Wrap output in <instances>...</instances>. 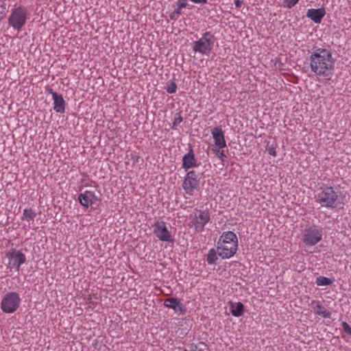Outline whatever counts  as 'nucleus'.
<instances>
[{
  "mask_svg": "<svg viewBox=\"0 0 351 351\" xmlns=\"http://www.w3.org/2000/svg\"><path fill=\"white\" fill-rule=\"evenodd\" d=\"M21 302L19 294L16 292H9L3 298L1 308L5 313H13L19 307Z\"/></svg>",
  "mask_w": 351,
  "mask_h": 351,
  "instance_id": "nucleus-8",
  "label": "nucleus"
},
{
  "mask_svg": "<svg viewBox=\"0 0 351 351\" xmlns=\"http://www.w3.org/2000/svg\"><path fill=\"white\" fill-rule=\"evenodd\" d=\"M211 134L216 147L224 149L227 147L224 132L221 127H215L212 129Z\"/></svg>",
  "mask_w": 351,
  "mask_h": 351,
  "instance_id": "nucleus-13",
  "label": "nucleus"
},
{
  "mask_svg": "<svg viewBox=\"0 0 351 351\" xmlns=\"http://www.w3.org/2000/svg\"><path fill=\"white\" fill-rule=\"evenodd\" d=\"M333 282V280L325 276H319L316 278L315 284L317 286H328Z\"/></svg>",
  "mask_w": 351,
  "mask_h": 351,
  "instance_id": "nucleus-22",
  "label": "nucleus"
},
{
  "mask_svg": "<svg viewBox=\"0 0 351 351\" xmlns=\"http://www.w3.org/2000/svg\"><path fill=\"white\" fill-rule=\"evenodd\" d=\"M267 151H268V153L273 156H276V148L274 147H269L268 149H267Z\"/></svg>",
  "mask_w": 351,
  "mask_h": 351,
  "instance_id": "nucleus-32",
  "label": "nucleus"
},
{
  "mask_svg": "<svg viewBox=\"0 0 351 351\" xmlns=\"http://www.w3.org/2000/svg\"><path fill=\"white\" fill-rule=\"evenodd\" d=\"M152 228L153 232L158 240L167 243L173 241V237L171 232L169 230L165 221H156L153 224Z\"/></svg>",
  "mask_w": 351,
  "mask_h": 351,
  "instance_id": "nucleus-10",
  "label": "nucleus"
},
{
  "mask_svg": "<svg viewBox=\"0 0 351 351\" xmlns=\"http://www.w3.org/2000/svg\"><path fill=\"white\" fill-rule=\"evenodd\" d=\"M7 8L5 4H0V21H1L7 14Z\"/></svg>",
  "mask_w": 351,
  "mask_h": 351,
  "instance_id": "nucleus-28",
  "label": "nucleus"
},
{
  "mask_svg": "<svg viewBox=\"0 0 351 351\" xmlns=\"http://www.w3.org/2000/svg\"><path fill=\"white\" fill-rule=\"evenodd\" d=\"M214 37L209 32H205L202 36L193 43V50L202 55L208 56L214 46Z\"/></svg>",
  "mask_w": 351,
  "mask_h": 351,
  "instance_id": "nucleus-6",
  "label": "nucleus"
},
{
  "mask_svg": "<svg viewBox=\"0 0 351 351\" xmlns=\"http://www.w3.org/2000/svg\"><path fill=\"white\" fill-rule=\"evenodd\" d=\"M338 197L333 187L324 185L317 190L315 199L322 207L335 208Z\"/></svg>",
  "mask_w": 351,
  "mask_h": 351,
  "instance_id": "nucleus-4",
  "label": "nucleus"
},
{
  "mask_svg": "<svg viewBox=\"0 0 351 351\" xmlns=\"http://www.w3.org/2000/svg\"><path fill=\"white\" fill-rule=\"evenodd\" d=\"M299 0H284L283 6L287 8H291L298 3Z\"/></svg>",
  "mask_w": 351,
  "mask_h": 351,
  "instance_id": "nucleus-27",
  "label": "nucleus"
},
{
  "mask_svg": "<svg viewBox=\"0 0 351 351\" xmlns=\"http://www.w3.org/2000/svg\"><path fill=\"white\" fill-rule=\"evenodd\" d=\"M199 346H204V343H200L199 344Z\"/></svg>",
  "mask_w": 351,
  "mask_h": 351,
  "instance_id": "nucleus-35",
  "label": "nucleus"
},
{
  "mask_svg": "<svg viewBox=\"0 0 351 351\" xmlns=\"http://www.w3.org/2000/svg\"><path fill=\"white\" fill-rule=\"evenodd\" d=\"M139 156L137 155H132V158L134 160V162H138Z\"/></svg>",
  "mask_w": 351,
  "mask_h": 351,
  "instance_id": "nucleus-34",
  "label": "nucleus"
},
{
  "mask_svg": "<svg viewBox=\"0 0 351 351\" xmlns=\"http://www.w3.org/2000/svg\"><path fill=\"white\" fill-rule=\"evenodd\" d=\"M312 73L316 77L330 79L334 72L336 59L329 48L314 47L307 58Z\"/></svg>",
  "mask_w": 351,
  "mask_h": 351,
  "instance_id": "nucleus-1",
  "label": "nucleus"
},
{
  "mask_svg": "<svg viewBox=\"0 0 351 351\" xmlns=\"http://www.w3.org/2000/svg\"><path fill=\"white\" fill-rule=\"evenodd\" d=\"M6 257L8 260L7 268L10 269H14L17 271H19L21 266L26 261L25 255L20 250L16 249H11L6 254Z\"/></svg>",
  "mask_w": 351,
  "mask_h": 351,
  "instance_id": "nucleus-9",
  "label": "nucleus"
},
{
  "mask_svg": "<svg viewBox=\"0 0 351 351\" xmlns=\"http://www.w3.org/2000/svg\"><path fill=\"white\" fill-rule=\"evenodd\" d=\"M342 328H343V331L350 335L351 336V327L350 326L346 323V322H343L342 323Z\"/></svg>",
  "mask_w": 351,
  "mask_h": 351,
  "instance_id": "nucleus-30",
  "label": "nucleus"
},
{
  "mask_svg": "<svg viewBox=\"0 0 351 351\" xmlns=\"http://www.w3.org/2000/svg\"><path fill=\"white\" fill-rule=\"evenodd\" d=\"M49 93L51 95L53 101V110L57 113L62 114L65 112L66 102L62 95L58 94L53 89H50Z\"/></svg>",
  "mask_w": 351,
  "mask_h": 351,
  "instance_id": "nucleus-14",
  "label": "nucleus"
},
{
  "mask_svg": "<svg viewBox=\"0 0 351 351\" xmlns=\"http://www.w3.org/2000/svg\"><path fill=\"white\" fill-rule=\"evenodd\" d=\"M213 152H215V155L222 161L223 162L227 156L226 154L224 153L223 149H219L218 147H215V149H213Z\"/></svg>",
  "mask_w": 351,
  "mask_h": 351,
  "instance_id": "nucleus-24",
  "label": "nucleus"
},
{
  "mask_svg": "<svg viewBox=\"0 0 351 351\" xmlns=\"http://www.w3.org/2000/svg\"><path fill=\"white\" fill-rule=\"evenodd\" d=\"M243 4V1L241 0H235L234 5L237 8H240Z\"/></svg>",
  "mask_w": 351,
  "mask_h": 351,
  "instance_id": "nucleus-33",
  "label": "nucleus"
},
{
  "mask_svg": "<svg viewBox=\"0 0 351 351\" xmlns=\"http://www.w3.org/2000/svg\"><path fill=\"white\" fill-rule=\"evenodd\" d=\"M217 250L215 248L210 249L206 256V261L209 265H215L217 260Z\"/></svg>",
  "mask_w": 351,
  "mask_h": 351,
  "instance_id": "nucleus-20",
  "label": "nucleus"
},
{
  "mask_svg": "<svg viewBox=\"0 0 351 351\" xmlns=\"http://www.w3.org/2000/svg\"><path fill=\"white\" fill-rule=\"evenodd\" d=\"M323 228L316 226L308 227L304 230L302 241L307 246H313L322 241Z\"/></svg>",
  "mask_w": 351,
  "mask_h": 351,
  "instance_id": "nucleus-7",
  "label": "nucleus"
},
{
  "mask_svg": "<svg viewBox=\"0 0 351 351\" xmlns=\"http://www.w3.org/2000/svg\"><path fill=\"white\" fill-rule=\"evenodd\" d=\"M78 201L83 207L88 208L98 205L100 199L94 191L86 190L79 195Z\"/></svg>",
  "mask_w": 351,
  "mask_h": 351,
  "instance_id": "nucleus-12",
  "label": "nucleus"
},
{
  "mask_svg": "<svg viewBox=\"0 0 351 351\" xmlns=\"http://www.w3.org/2000/svg\"><path fill=\"white\" fill-rule=\"evenodd\" d=\"M174 351H202V348H199L197 345L192 343L184 348H178Z\"/></svg>",
  "mask_w": 351,
  "mask_h": 351,
  "instance_id": "nucleus-23",
  "label": "nucleus"
},
{
  "mask_svg": "<svg viewBox=\"0 0 351 351\" xmlns=\"http://www.w3.org/2000/svg\"><path fill=\"white\" fill-rule=\"evenodd\" d=\"M210 216L208 210H195L189 215V226L196 232L200 233L204 230L206 225L210 221Z\"/></svg>",
  "mask_w": 351,
  "mask_h": 351,
  "instance_id": "nucleus-5",
  "label": "nucleus"
},
{
  "mask_svg": "<svg viewBox=\"0 0 351 351\" xmlns=\"http://www.w3.org/2000/svg\"><path fill=\"white\" fill-rule=\"evenodd\" d=\"M164 305L166 307L173 309L175 312H182L183 307L178 298H167L164 302Z\"/></svg>",
  "mask_w": 351,
  "mask_h": 351,
  "instance_id": "nucleus-18",
  "label": "nucleus"
},
{
  "mask_svg": "<svg viewBox=\"0 0 351 351\" xmlns=\"http://www.w3.org/2000/svg\"><path fill=\"white\" fill-rule=\"evenodd\" d=\"M177 5H178V8H179L180 9L184 8L187 7V5H188L187 0H178Z\"/></svg>",
  "mask_w": 351,
  "mask_h": 351,
  "instance_id": "nucleus-31",
  "label": "nucleus"
},
{
  "mask_svg": "<svg viewBox=\"0 0 351 351\" xmlns=\"http://www.w3.org/2000/svg\"><path fill=\"white\" fill-rule=\"evenodd\" d=\"M166 90L170 94L175 93L177 90L176 84L173 82H169L166 87Z\"/></svg>",
  "mask_w": 351,
  "mask_h": 351,
  "instance_id": "nucleus-26",
  "label": "nucleus"
},
{
  "mask_svg": "<svg viewBox=\"0 0 351 351\" xmlns=\"http://www.w3.org/2000/svg\"><path fill=\"white\" fill-rule=\"evenodd\" d=\"M36 216V213L32 209H24L21 220L30 221L33 220Z\"/></svg>",
  "mask_w": 351,
  "mask_h": 351,
  "instance_id": "nucleus-21",
  "label": "nucleus"
},
{
  "mask_svg": "<svg viewBox=\"0 0 351 351\" xmlns=\"http://www.w3.org/2000/svg\"><path fill=\"white\" fill-rule=\"evenodd\" d=\"M29 14V11L25 6L15 5L11 9L10 14L8 19L9 26L18 32L21 31L27 23Z\"/></svg>",
  "mask_w": 351,
  "mask_h": 351,
  "instance_id": "nucleus-3",
  "label": "nucleus"
},
{
  "mask_svg": "<svg viewBox=\"0 0 351 351\" xmlns=\"http://www.w3.org/2000/svg\"><path fill=\"white\" fill-rule=\"evenodd\" d=\"M231 313L234 317H240L244 312V306L241 302H230Z\"/></svg>",
  "mask_w": 351,
  "mask_h": 351,
  "instance_id": "nucleus-19",
  "label": "nucleus"
},
{
  "mask_svg": "<svg viewBox=\"0 0 351 351\" xmlns=\"http://www.w3.org/2000/svg\"><path fill=\"white\" fill-rule=\"evenodd\" d=\"M326 12L323 8L319 9H308L307 11L306 16L311 19L314 23H319L324 16Z\"/></svg>",
  "mask_w": 351,
  "mask_h": 351,
  "instance_id": "nucleus-17",
  "label": "nucleus"
},
{
  "mask_svg": "<svg viewBox=\"0 0 351 351\" xmlns=\"http://www.w3.org/2000/svg\"><path fill=\"white\" fill-rule=\"evenodd\" d=\"M310 306L313 309L314 313L317 315L324 318H329L331 315L330 312H329L318 300L311 301Z\"/></svg>",
  "mask_w": 351,
  "mask_h": 351,
  "instance_id": "nucleus-15",
  "label": "nucleus"
},
{
  "mask_svg": "<svg viewBox=\"0 0 351 351\" xmlns=\"http://www.w3.org/2000/svg\"><path fill=\"white\" fill-rule=\"evenodd\" d=\"M183 118L180 113L176 114L172 124V129L177 130L178 126L182 122Z\"/></svg>",
  "mask_w": 351,
  "mask_h": 351,
  "instance_id": "nucleus-25",
  "label": "nucleus"
},
{
  "mask_svg": "<svg viewBox=\"0 0 351 351\" xmlns=\"http://www.w3.org/2000/svg\"><path fill=\"white\" fill-rule=\"evenodd\" d=\"M199 181L195 171H189L183 181L182 187L185 193L189 195H193L195 190L199 187Z\"/></svg>",
  "mask_w": 351,
  "mask_h": 351,
  "instance_id": "nucleus-11",
  "label": "nucleus"
},
{
  "mask_svg": "<svg viewBox=\"0 0 351 351\" xmlns=\"http://www.w3.org/2000/svg\"><path fill=\"white\" fill-rule=\"evenodd\" d=\"M238 249V238L237 234L232 232H224L220 237L217 245L218 255L223 259L232 257Z\"/></svg>",
  "mask_w": 351,
  "mask_h": 351,
  "instance_id": "nucleus-2",
  "label": "nucleus"
},
{
  "mask_svg": "<svg viewBox=\"0 0 351 351\" xmlns=\"http://www.w3.org/2000/svg\"><path fill=\"white\" fill-rule=\"evenodd\" d=\"M197 166V160L195 157V154L192 149L186 154L182 158V167L185 170H188L191 168L195 167Z\"/></svg>",
  "mask_w": 351,
  "mask_h": 351,
  "instance_id": "nucleus-16",
  "label": "nucleus"
},
{
  "mask_svg": "<svg viewBox=\"0 0 351 351\" xmlns=\"http://www.w3.org/2000/svg\"><path fill=\"white\" fill-rule=\"evenodd\" d=\"M181 14V9H180L179 8H178L177 9H176L170 15V18L171 19H174V20H176L179 16Z\"/></svg>",
  "mask_w": 351,
  "mask_h": 351,
  "instance_id": "nucleus-29",
  "label": "nucleus"
}]
</instances>
